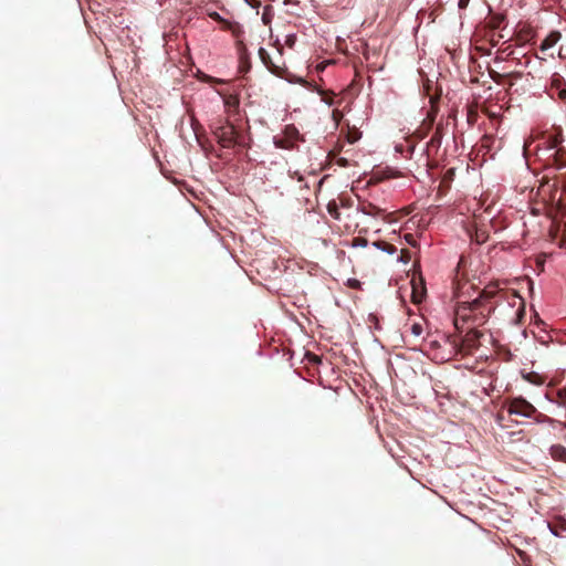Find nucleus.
Returning a JSON list of instances; mask_svg holds the SVG:
<instances>
[{"mask_svg": "<svg viewBox=\"0 0 566 566\" xmlns=\"http://www.w3.org/2000/svg\"><path fill=\"white\" fill-rule=\"evenodd\" d=\"M374 245L377 249H380V250L387 252L388 254H394L397 251V248L395 245H392L388 242H385V241H375Z\"/></svg>", "mask_w": 566, "mask_h": 566, "instance_id": "20", "label": "nucleus"}, {"mask_svg": "<svg viewBox=\"0 0 566 566\" xmlns=\"http://www.w3.org/2000/svg\"><path fill=\"white\" fill-rule=\"evenodd\" d=\"M563 143V130L560 127H553L546 130L541 136V143L537 147H543L545 150H556L562 147Z\"/></svg>", "mask_w": 566, "mask_h": 566, "instance_id": "7", "label": "nucleus"}, {"mask_svg": "<svg viewBox=\"0 0 566 566\" xmlns=\"http://www.w3.org/2000/svg\"><path fill=\"white\" fill-rule=\"evenodd\" d=\"M405 240L411 245L416 244V240L411 233L405 234Z\"/></svg>", "mask_w": 566, "mask_h": 566, "instance_id": "28", "label": "nucleus"}, {"mask_svg": "<svg viewBox=\"0 0 566 566\" xmlns=\"http://www.w3.org/2000/svg\"><path fill=\"white\" fill-rule=\"evenodd\" d=\"M214 135L218 139V143L223 148H231L234 145H241V136L238 134L234 125L227 120V124L224 126H220L214 130Z\"/></svg>", "mask_w": 566, "mask_h": 566, "instance_id": "4", "label": "nucleus"}, {"mask_svg": "<svg viewBox=\"0 0 566 566\" xmlns=\"http://www.w3.org/2000/svg\"><path fill=\"white\" fill-rule=\"evenodd\" d=\"M300 142L304 139L294 125H286L283 133L274 137V145L282 149H293Z\"/></svg>", "mask_w": 566, "mask_h": 566, "instance_id": "5", "label": "nucleus"}, {"mask_svg": "<svg viewBox=\"0 0 566 566\" xmlns=\"http://www.w3.org/2000/svg\"><path fill=\"white\" fill-rule=\"evenodd\" d=\"M411 333L416 336V337H419L422 333H423V326L422 324L420 323H413L411 325Z\"/></svg>", "mask_w": 566, "mask_h": 566, "instance_id": "23", "label": "nucleus"}, {"mask_svg": "<svg viewBox=\"0 0 566 566\" xmlns=\"http://www.w3.org/2000/svg\"><path fill=\"white\" fill-rule=\"evenodd\" d=\"M410 259V254L407 250H401V255H400V260L402 262H408Z\"/></svg>", "mask_w": 566, "mask_h": 566, "instance_id": "27", "label": "nucleus"}, {"mask_svg": "<svg viewBox=\"0 0 566 566\" xmlns=\"http://www.w3.org/2000/svg\"><path fill=\"white\" fill-rule=\"evenodd\" d=\"M549 454L554 460L566 463V447L562 444H553L549 448Z\"/></svg>", "mask_w": 566, "mask_h": 566, "instance_id": "17", "label": "nucleus"}, {"mask_svg": "<svg viewBox=\"0 0 566 566\" xmlns=\"http://www.w3.org/2000/svg\"><path fill=\"white\" fill-rule=\"evenodd\" d=\"M549 95L552 97L557 95V97L562 101L566 98V84L564 78L560 76V73L553 74Z\"/></svg>", "mask_w": 566, "mask_h": 566, "instance_id": "11", "label": "nucleus"}, {"mask_svg": "<svg viewBox=\"0 0 566 566\" xmlns=\"http://www.w3.org/2000/svg\"><path fill=\"white\" fill-rule=\"evenodd\" d=\"M559 438L566 442V432H562Z\"/></svg>", "mask_w": 566, "mask_h": 566, "instance_id": "35", "label": "nucleus"}, {"mask_svg": "<svg viewBox=\"0 0 566 566\" xmlns=\"http://www.w3.org/2000/svg\"><path fill=\"white\" fill-rule=\"evenodd\" d=\"M431 75L432 76L427 75L422 78V91L430 103V109L427 114L429 124H433L439 112V101L443 92L442 81L444 80L442 73H431Z\"/></svg>", "mask_w": 566, "mask_h": 566, "instance_id": "2", "label": "nucleus"}, {"mask_svg": "<svg viewBox=\"0 0 566 566\" xmlns=\"http://www.w3.org/2000/svg\"><path fill=\"white\" fill-rule=\"evenodd\" d=\"M199 81L205 82L213 86L220 96H238L247 86V78L244 76H238L232 80H220L210 76L207 73H196Z\"/></svg>", "mask_w": 566, "mask_h": 566, "instance_id": "3", "label": "nucleus"}, {"mask_svg": "<svg viewBox=\"0 0 566 566\" xmlns=\"http://www.w3.org/2000/svg\"><path fill=\"white\" fill-rule=\"evenodd\" d=\"M296 42V34L292 33V34H287L285 36V44L289 46V48H293L294 44Z\"/></svg>", "mask_w": 566, "mask_h": 566, "instance_id": "25", "label": "nucleus"}, {"mask_svg": "<svg viewBox=\"0 0 566 566\" xmlns=\"http://www.w3.org/2000/svg\"><path fill=\"white\" fill-rule=\"evenodd\" d=\"M469 1L470 0H459V2H458L459 9H461V10L465 9L468 7V4H469Z\"/></svg>", "mask_w": 566, "mask_h": 566, "instance_id": "29", "label": "nucleus"}, {"mask_svg": "<svg viewBox=\"0 0 566 566\" xmlns=\"http://www.w3.org/2000/svg\"><path fill=\"white\" fill-rule=\"evenodd\" d=\"M548 164L556 169H563L566 167V149L562 146L557 148L553 154H551L547 158Z\"/></svg>", "mask_w": 566, "mask_h": 566, "instance_id": "12", "label": "nucleus"}, {"mask_svg": "<svg viewBox=\"0 0 566 566\" xmlns=\"http://www.w3.org/2000/svg\"><path fill=\"white\" fill-rule=\"evenodd\" d=\"M532 418H534V420L538 423H547V424L552 426L553 428H555L556 426H560L563 428V430H566V422H562L556 419H553L542 412H538L537 410H536V413Z\"/></svg>", "mask_w": 566, "mask_h": 566, "instance_id": "14", "label": "nucleus"}, {"mask_svg": "<svg viewBox=\"0 0 566 566\" xmlns=\"http://www.w3.org/2000/svg\"><path fill=\"white\" fill-rule=\"evenodd\" d=\"M328 213L336 220L340 219V213L338 211L336 202L332 201L327 206Z\"/></svg>", "mask_w": 566, "mask_h": 566, "instance_id": "21", "label": "nucleus"}, {"mask_svg": "<svg viewBox=\"0 0 566 566\" xmlns=\"http://www.w3.org/2000/svg\"><path fill=\"white\" fill-rule=\"evenodd\" d=\"M459 286L455 297H457V308H455V321L454 325L458 331H462L464 323H472V325H482L484 324L488 315L494 310V306L490 304V301L494 298L497 293L501 291L497 283L488 284L479 295L473 300H462L464 297L465 292L463 287Z\"/></svg>", "mask_w": 566, "mask_h": 566, "instance_id": "1", "label": "nucleus"}, {"mask_svg": "<svg viewBox=\"0 0 566 566\" xmlns=\"http://www.w3.org/2000/svg\"><path fill=\"white\" fill-rule=\"evenodd\" d=\"M488 240V234L484 231H476L475 232V241L479 244L484 243Z\"/></svg>", "mask_w": 566, "mask_h": 566, "instance_id": "24", "label": "nucleus"}, {"mask_svg": "<svg viewBox=\"0 0 566 566\" xmlns=\"http://www.w3.org/2000/svg\"><path fill=\"white\" fill-rule=\"evenodd\" d=\"M480 75L482 77H486L488 80H484L483 81V84H486L489 83V80L493 81V82H496L497 84L502 83V80L505 77L504 74L502 73H492V72H489V73H480Z\"/></svg>", "mask_w": 566, "mask_h": 566, "instance_id": "19", "label": "nucleus"}, {"mask_svg": "<svg viewBox=\"0 0 566 566\" xmlns=\"http://www.w3.org/2000/svg\"><path fill=\"white\" fill-rule=\"evenodd\" d=\"M329 64H331V61H326V62H324V63H322V64L317 65V71H318L319 69H324V67H326V66H327V65H329Z\"/></svg>", "mask_w": 566, "mask_h": 566, "instance_id": "33", "label": "nucleus"}, {"mask_svg": "<svg viewBox=\"0 0 566 566\" xmlns=\"http://www.w3.org/2000/svg\"><path fill=\"white\" fill-rule=\"evenodd\" d=\"M223 98V104L226 107V112L229 117L237 115L240 106V97L238 96H221Z\"/></svg>", "mask_w": 566, "mask_h": 566, "instance_id": "13", "label": "nucleus"}, {"mask_svg": "<svg viewBox=\"0 0 566 566\" xmlns=\"http://www.w3.org/2000/svg\"><path fill=\"white\" fill-rule=\"evenodd\" d=\"M308 357H310V360L315 363V364L321 361L319 357L314 355V354H311Z\"/></svg>", "mask_w": 566, "mask_h": 566, "instance_id": "31", "label": "nucleus"}, {"mask_svg": "<svg viewBox=\"0 0 566 566\" xmlns=\"http://www.w3.org/2000/svg\"><path fill=\"white\" fill-rule=\"evenodd\" d=\"M277 75H282L283 73H276ZM287 76H285L284 78H286L289 82L291 83H300L302 85H304L305 87H307L308 90H316V84L314 81H307V80H304L300 76H297L295 73H285Z\"/></svg>", "mask_w": 566, "mask_h": 566, "instance_id": "15", "label": "nucleus"}, {"mask_svg": "<svg viewBox=\"0 0 566 566\" xmlns=\"http://www.w3.org/2000/svg\"><path fill=\"white\" fill-rule=\"evenodd\" d=\"M560 40V33L553 31L551 32L542 42L539 45V53L541 59L546 60L547 57L554 56L553 49Z\"/></svg>", "mask_w": 566, "mask_h": 566, "instance_id": "10", "label": "nucleus"}, {"mask_svg": "<svg viewBox=\"0 0 566 566\" xmlns=\"http://www.w3.org/2000/svg\"><path fill=\"white\" fill-rule=\"evenodd\" d=\"M469 74H470V78H469V81H470L471 83H475V82L478 83V82H479V78H478L476 76H473V74H472V73H469Z\"/></svg>", "mask_w": 566, "mask_h": 566, "instance_id": "34", "label": "nucleus"}, {"mask_svg": "<svg viewBox=\"0 0 566 566\" xmlns=\"http://www.w3.org/2000/svg\"><path fill=\"white\" fill-rule=\"evenodd\" d=\"M357 210L366 216L381 217L384 219V221H386V222L395 221L391 212L387 213L386 209L380 208L369 201L360 202L359 206L357 207Z\"/></svg>", "mask_w": 566, "mask_h": 566, "instance_id": "8", "label": "nucleus"}, {"mask_svg": "<svg viewBox=\"0 0 566 566\" xmlns=\"http://www.w3.org/2000/svg\"><path fill=\"white\" fill-rule=\"evenodd\" d=\"M476 326L478 325H472V327H470L465 333L461 344V352L468 354L479 347V340L482 333L476 329Z\"/></svg>", "mask_w": 566, "mask_h": 566, "instance_id": "9", "label": "nucleus"}, {"mask_svg": "<svg viewBox=\"0 0 566 566\" xmlns=\"http://www.w3.org/2000/svg\"><path fill=\"white\" fill-rule=\"evenodd\" d=\"M506 405L510 415L532 418L536 413V408L521 396L510 399Z\"/></svg>", "mask_w": 566, "mask_h": 566, "instance_id": "6", "label": "nucleus"}, {"mask_svg": "<svg viewBox=\"0 0 566 566\" xmlns=\"http://www.w3.org/2000/svg\"><path fill=\"white\" fill-rule=\"evenodd\" d=\"M551 401L556 402L560 406L566 405V388L557 389L555 392L547 394Z\"/></svg>", "mask_w": 566, "mask_h": 566, "instance_id": "18", "label": "nucleus"}, {"mask_svg": "<svg viewBox=\"0 0 566 566\" xmlns=\"http://www.w3.org/2000/svg\"><path fill=\"white\" fill-rule=\"evenodd\" d=\"M367 244H368V241H367V239H365V238L358 237V238H355V239H354V245H357V247H367Z\"/></svg>", "mask_w": 566, "mask_h": 566, "instance_id": "26", "label": "nucleus"}, {"mask_svg": "<svg viewBox=\"0 0 566 566\" xmlns=\"http://www.w3.org/2000/svg\"><path fill=\"white\" fill-rule=\"evenodd\" d=\"M348 284H349L350 287H354V289H357L360 285L359 281H357L355 279L354 280H349Z\"/></svg>", "mask_w": 566, "mask_h": 566, "instance_id": "30", "label": "nucleus"}, {"mask_svg": "<svg viewBox=\"0 0 566 566\" xmlns=\"http://www.w3.org/2000/svg\"><path fill=\"white\" fill-rule=\"evenodd\" d=\"M366 232H367L366 229L359 230V233H366Z\"/></svg>", "mask_w": 566, "mask_h": 566, "instance_id": "36", "label": "nucleus"}, {"mask_svg": "<svg viewBox=\"0 0 566 566\" xmlns=\"http://www.w3.org/2000/svg\"><path fill=\"white\" fill-rule=\"evenodd\" d=\"M554 185L560 186L563 191L566 193V174H562L554 178Z\"/></svg>", "mask_w": 566, "mask_h": 566, "instance_id": "22", "label": "nucleus"}, {"mask_svg": "<svg viewBox=\"0 0 566 566\" xmlns=\"http://www.w3.org/2000/svg\"><path fill=\"white\" fill-rule=\"evenodd\" d=\"M412 297H413V302H415V303H420V302H421V297H418V296H417V294H416V290H413Z\"/></svg>", "mask_w": 566, "mask_h": 566, "instance_id": "32", "label": "nucleus"}, {"mask_svg": "<svg viewBox=\"0 0 566 566\" xmlns=\"http://www.w3.org/2000/svg\"><path fill=\"white\" fill-rule=\"evenodd\" d=\"M208 15L214 21L223 22L226 24V28L231 30L235 36H239V34L241 33V30L238 24H233L229 21L223 20L218 12L211 11L208 12Z\"/></svg>", "mask_w": 566, "mask_h": 566, "instance_id": "16", "label": "nucleus"}]
</instances>
